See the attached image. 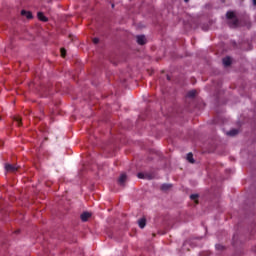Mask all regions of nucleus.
Returning <instances> with one entry per match:
<instances>
[{
	"instance_id": "nucleus-24",
	"label": "nucleus",
	"mask_w": 256,
	"mask_h": 256,
	"mask_svg": "<svg viewBox=\"0 0 256 256\" xmlns=\"http://www.w3.org/2000/svg\"><path fill=\"white\" fill-rule=\"evenodd\" d=\"M0 121H1V116H0Z\"/></svg>"
},
{
	"instance_id": "nucleus-17",
	"label": "nucleus",
	"mask_w": 256,
	"mask_h": 256,
	"mask_svg": "<svg viewBox=\"0 0 256 256\" xmlns=\"http://www.w3.org/2000/svg\"><path fill=\"white\" fill-rule=\"evenodd\" d=\"M60 53H61V57H66V55H67V50H65V48H61V49H60Z\"/></svg>"
},
{
	"instance_id": "nucleus-21",
	"label": "nucleus",
	"mask_w": 256,
	"mask_h": 256,
	"mask_svg": "<svg viewBox=\"0 0 256 256\" xmlns=\"http://www.w3.org/2000/svg\"><path fill=\"white\" fill-rule=\"evenodd\" d=\"M253 5H255V6H256V0H253Z\"/></svg>"
},
{
	"instance_id": "nucleus-3",
	"label": "nucleus",
	"mask_w": 256,
	"mask_h": 256,
	"mask_svg": "<svg viewBox=\"0 0 256 256\" xmlns=\"http://www.w3.org/2000/svg\"><path fill=\"white\" fill-rule=\"evenodd\" d=\"M127 181V174L123 173L118 178V185L121 187H125V182Z\"/></svg>"
},
{
	"instance_id": "nucleus-11",
	"label": "nucleus",
	"mask_w": 256,
	"mask_h": 256,
	"mask_svg": "<svg viewBox=\"0 0 256 256\" xmlns=\"http://www.w3.org/2000/svg\"><path fill=\"white\" fill-rule=\"evenodd\" d=\"M197 95V90H191L187 93V97H189L190 99H193V97H195Z\"/></svg>"
},
{
	"instance_id": "nucleus-15",
	"label": "nucleus",
	"mask_w": 256,
	"mask_h": 256,
	"mask_svg": "<svg viewBox=\"0 0 256 256\" xmlns=\"http://www.w3.org/2000/svg\"><path fill=\"white\" fill-rule=\"evenodd\" d=\"M144 179H147L148 181H151L152 179H154V176H153V174L145 173L144 174Z\"/></svg>"
},
{
	"instance_id": "nucleus-23",
	"label": "nucleus",
	"mask_w": 256,
	"mask_h": 256,
	"mask_svg": "<svg viewBox=\"0 0 256 256\" xmlns=\"http://www.w3.org/2000/svg\"><path fill=\"white\" fill-rule=\"evenodd\" d=\"M112 7H115V4H112Z\"/></svg>"
},
{
	"instance_id": "nucleus-16",
	"label": "nucleus",
	"mask_w": 256,
	"mask_h": 256,
	"mask_svg": "<svg viewBox=\"0 0 256 256\" xmlns=\"http://www.w3.org/2000/svg\"><path fill=\"white\" fill-rule=\"evenodd\" d=\"M190 199L192 201H197V199H199V194H192V195H190Z\"/></svg>"
},
{
	"instance_id": "nucleus-4",
	"label": "nucleus",
	"mask_w": 256,
	"mask_h": 256,
	"mask_svg": "<svg viewBox=\"0 0 256 256\" xmlns=\"http://www.w3.org/2000/svg\"><path fill=\"white\" fill-rule=\"evenodd\" d=\"M91 213L89 212H83L81 215H80V218H81V221H83L84 223L89 221V219H91Z\"/></svg>"
},
{
	"instance_id": "nucleus-1",
	"label": "nucleus",
	"mask_w": 256,
	"mask_h": 256,
	"mask_svg": "<svg viewBox=\"0 0 256 256\" xmlns=\"http://www.w3.org/2000/svg\"><path fill=\"white\" fill-rule=\"evenodd\" d=\"M226 19H228V26L231 29H237V27H239V19L235 15V12L233 11L226 12Z\"/></svg>"
},
{
	"instance_id": "nucleus-22",
	"label": "nucleus",
	"mask_w": 256,
	"mask_h": 256,
	"mask_svg": "<svg viewBox=\"0 0 256 256\" xmlns=\"http://www.w3.org/2000/svg\"><path fill=\"white\" fill-rule=\"evenodd\" d=\"M185 1V3H189V0H184Z\"/></svg>"
},
{
	"instance_id": "nucleus-20",
	"label": "nucleus",
	"mask_w": 256,
	"mask_h": 256,
	"mask_svg": "<svg viewBox=\"0 0 256 256\" xmlns=\"http://www.w3.org/2000/svg\"><path fill=\"white\" fill-rule=\"evenodd\" d=\"M92 42L94 45H97L99 43V38H93Z\"/></svg>"
},
{
	"instance_id": "nucleus-18",
	"label": "nucleus",
	"mask_w": 256,
	"mask_h": 256,
	"mask_svg": "<svg viewBox=\"0 0 256 256\" xmlns=\"http://www.w3.org/2000/svg\"><path fill=\"white\" fill-rule=\"evenodd\" d=\"M216 249L218 251H223V249H225V246L221 245V244H216Z\"/></svg>"
},
{
	"instance_id": "nucleus-12",
	"label": "nucleus",
	"mask_w": 256,
	"mask_h": 256,
	"mask_svg": "<svg viewBox=\"0 0 256 256\" xmlns=\"http://www.w3.org/2000/svg\"><path fill=\"white\" fill-rule=\"evenodd\" d=\"M239 130L237 129H232L228 132V135H230V137H235V135H238Z\"/></svg>"
},
{
	"instance_id": "nucleus-19",
	"label": "nucleus",
	"mask_w": 256,
	"mask_h": 256,
	"mask_svg": "<svg viewBox=\"0 0 256 256\" xmlns=\"http://www.w3.org/2000/svg\"><path fill=\"white\" fill-rule=\"evenodd\" d=\"M137 177H138V179H145V173L139 172V173L137 174Z\"/></svg>"
},
{
	"instance_id": "nucleus-9",
	"label": "nucleus",
	"mask_w": 256,
	"mask_h": 256,
	"mask_svg": "<svg viewBox=\"0 0 256 256\" xmlns=\"http://www.w3.org/2000/svg\"><path fill=\"white\" fill-rule=\"evenodd\" d=\"M21 15H22L23 17L28 18V19H33V14H32L30 11L22 10V11H21Z\"/></svg>"
},
{
	"instance_id": "nucleus-8",
	"label": "nucleus",
	"mask_w": 256,
	"mask_h": 256,
	"mask_svg": "<svg viewBox=\"0 0 256 256\" xmlns=\"http://www.w3.org/2000/svg\"><path fill=\"white\" fill-rule=\"evenodd\" d=\"M37 17L39 21H43V23H47L49 21V19L45 16V14H43V12H38Z\"/></svg>"
},
{
	"instance_id": "nucleus-14",
	"label": "nucleus",
	"mask_w": 256,
	"mask_h": 256,
	"mask_svg": "<svg viewBox=\"0 0 256 256\" xmlns=\"http://www.w3.org/2000/svg\"><path fill=\"white\" fill-rule=\"evenodd\" d=\"M14 121L17 123L18 127H21V125H23V123L21 122V117L19 116L14 117Z\"/></svg>"
},
{
	"instance_id": "nucleus-13",
	"label": "nucleus",
	"mask_w": 256,
	"mask_h": 256,
	"mask_svg": "<svg viewBox=\"0 0 256 256\" xmlns=\"http://www.w3.org/2000/svg\"><path fill=\"white\" fill-rule=\"evenodd\" d=\"M187 161H189V163H195V159L193 158V153L187 154Z\"/></svg>"
},
{
	"instance_id": "nucleus-5",
	"label": "nucleus",
	"mask_w": 256,
	"mask_h": 256,
	"mask_svg": "<svg viewBox=\"0 0 256 256\" xmlns=\"http://www.w3.org/2000/svg\"><path fill=\"white\" fill-rule=\"evenodd\" d=\"M170 189H173V184L164 183L160 186V191L167 192L170 191Z\"/></svg>"
},
{
	"instance_id": "nucleus-10",
	"label": "nucleus",
	"mask_w": 256,
	"mask_h": 256,
	"mask_svg": "<svg viewBox=\"0 0 256 256\" xmlns=\"http://www.w3.org/2000/svg\"><path fill=\"white\" fill-rule=\"evenodd\" d=\"M223 65H225V67H229V65H231V57H225L222 60Z\"/></svg>"
},
{
	"instance_id": "nucleus-7",
	"label": "nucleus",
	"mask_w": 256,
	"mask_h": 256,
	"mask_svg": "<svg viewBox=\"0 0 256 256\" xmlns=\"http://www.w3.org/2000/svg\"><path fill=\"white\" fill-rule=\"evenodd\" d=\"M138 225L140 227V229H145V225H147V218L146 217H142L138 220Z\"/></svg>"
},
{
	"instance_id": "nucleus-2",
	"label": "nucleus",
	"mask_w": 256,
	"mask_h": 256,
	"mask_svg": "<svg viewBox=\"0 0 256 256\" xmlns=\"http://www.w3.org/2000/svg\"><path fill=\"white\" fill-rule=\"evenodd\" d=\"M5 170L7 171V173H17V171H19V166L13 164H6Z\"/></svg>"
},
{
	"instance_id": "nucleus-6",
	"label": "nucleus",
	"mask_w": 256,
	"mask_h": 256,
	"mask_svg": "<svg viewBox=\"0 0 256 256\" xmlns=\"http://www.w3.org/2000/svg\"><path fill=\"white\" fill-rule=\"evenodd\" d=\"M138 45H145L147 43V38L143 35H139L136 37Z\"/></svg>"
}]
</instances>
